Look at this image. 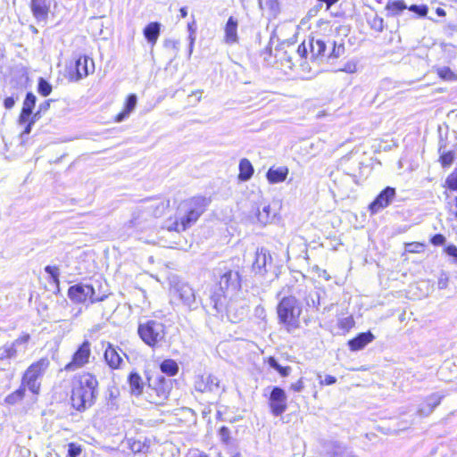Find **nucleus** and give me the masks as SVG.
I'll return each mask as SVG.
<instances>
[{
	"label": "nucleus",
	"instance_id": "35",
	"mask_svg": "<svg viewBox=\"0 0 457 457\" xmlns=\"http://www.w3.org/2000/svg\"><path fill=\"white\" fill-rule=\"evenodd\" d=\"M445 146L443 145H440L439 146V153H440V162L444 168L449 167L452 165L455 159V154L452 151H445Z\"/></svg>",
	"mask_w": 457,
	"mask_h": 457
},
{
	"label": "nucleus",
	"instance_id": "45",
	"mask_svg": "<svg viewBox=\"0 0 457 457\" xmlns=\"http://www.w3.org/2000/svg\"><path fill=\"white\" fill-rule=\"evenodd\" d=\"M345 53V46L344 44L337 45L336 42L333 43V49L329 54V57L338 58L342 56Z\"/></svg>",
	"mask_w": 457,
	"mask_h": 457
},
{
	"label": "nucleus",
	"instance_id": "11",
	"mask_svg": "<svg viewBox=\"0 0 457 457\" xmlns=\"http://www.w3.org/2000/svg\"><path fill=\"white\" fill-rule=\"evenodd\" d=\"M219 380L209 373H203L195 377L194 380V388L196 392L206 394L217 390Z\"/></svg>",
	"mask_w": 457,
	"mask_h": 457
},
{
	"label": "nucleus",
	"instance_id": "41",
	"mask_svg": "<svg viewBox=\"0 0 457 457\" xmlns=\"http://www.w3.org/2000/svg\"><path fill=\"white\" fill-rule=\"evenodd\" d=\"M82 453V447L80 445L71 442L68 445V457H79Z\"/></svg>",
	"mask_w": 457,
	"mask_h": 457
},
{
	"label": "nucleus",
	"instance_id": "38",
	"mask_svg": "<svg viewBox=\"0 0 457 457\" xmlns=\"http://www.w3.org/2000/svg\"><path fill=\"white\" fill-rule=\"evenodd\" d=\"M52 85L47 80H46L44 78H39L37 83V92L42 96H49L52 92Z\"/></svg>",
	"mask_w": 457,
	"mask_h": 457
},
{
	"label": "nucleus",
	"instance_id": "25",
	"mask_svg": "<svg viewBox=\"0 0 457 457\" xmlns=\"http://www.w3.org/2000/svg\"><path fill=\"white\" fill-rule=\"evenodd\" d=\"M443 396L431 395L425 399L424 403L419 408L418 412L421 416L429 415L442 402Z\"/></svg>",
	"mask_w": 457,
	"mask_h": 457
},
{
	"label": "nucleus",
	"instance_id": "32",
	"mask_svg": "<svg viewBox=\"0 0 457 457\" xmlns=\"http://www.w3.org/2000/svg\"><path fill=\"white\" fill-rule=\"evenodd\" d=\"M266 362L271 367L273 368L274 370H276L278 371V373L283 377V378H286V377H288L291 373V367L290 366H281L278 361L276 360L275 357L273 356H269L266 360Z\"/></svg>",
	"mask_w": 457,
	"mask_h": 457
},
{
	"label": "nucleus",
	"instance_id": "13",
	"mask_svg": "<svg viewBox=\"0 0 457 457\" xmlns=\"http://www.w3.org/2000/svg\"><path fill=\"white\" fill-rule=\"evenodd\" d=\"M176 294L181 303L192 311L195 304V297L193 288L185 283L178 284L175 287Z\"/></svg>",
	"mask_w": 457,
	"mask_h": 457
},
{
	"label": "nucleus",
	"instance_id": "61",
	"mask_svg": "<svg viewBox=\"0 0 457 457\" xmlns=\"http://www.w3.org/2000/svg\"><path fill=\"white\" fill-rule=\"evenodd\" d=\"M436 12L440 17H444L446 14L445 11L443 8H440V7L436 8Z\"/></svg>",
	"mask_w": 457,
	"mask_h": 457
},
{
	"label": "nucleus",
	"instance_id": "37",
	"mask_svg": "<svg viewBox=\"0 0 457 457\" xmlns=\"http://www.w3.org/2000/svg\"><path fill=\"white\" fill-rule=\"evenodd\" d=\"M386 10L390 12L392 16L398 15L401 12L407 8L405 3L402 0L399 1H392L386 4Z\"/></svg>",
	"mask_w": 457,
	"mask_h": 457
},
{
	"label": "nucleus",
	"instance_id": "21",
	"mask_svg": "<svg viewBox=\"0 0 457 457\" xmlns=\"http://www.w3.org/2000/svg\"><path fill=\"white\" fill-rule=\"evenodd\" d=\"M36 101L37 97L33 93H27L19 118L20 123H26L29 120V117L32 115V111L35 108Z\"/></svg>",
	"mask_w": 457,
	"mask_h": 457
},
{
	"label": "nucleus",
	"instance_id": "14",
	"mask_svg": "<svg viewBox=\"0 0 457 457\" xmlns=\"http://www.w3.org/2000/svg\"><path fill=\"white\" fill-rule=\"evenodd\" d=\"M76 79L79 80L95 71V64L91 58L87 55L79 56L75 62Z\"/></svg>",
	"mask_w": 457,
	"mask_h": 457
},
{
	"label": "nucleus",
	"instance_id": "63",
	"mask_svg": "<svg viewBox=\"0 0 457 457\" xmlns=\"http://www.w3.org/2000/svg\"><path fill=\"white\" fill-rule=\"evenodd\" d=\"M31 126L32 124L29 122L23 131V134H29L31 130Z\"/></svg>",
	"mask_w": 457,
	"mask_h": 457
},
{
	"label": "nucleus",
	"instance_id": "57",
	"mask_svg": "<svg viewBox=\"0 0 457 457\" xmlns=\"http://www.w3.org/2000/svg\"><path fill=\"white\" fill-rule=\"evenodd\" d=\"M15 104V98L13 96H8L4 101V105L6 109H12Z\"/></svg>",
	"mask_w": 457,
	"mask_h": 457
},
{
	"label": "nucleus",
	"instance_id": "15",
	"mask_svg": "<svg viewBox=\"0 0 457 457\" xmlns=\"http://www.w3.org/2000/svg\"><path fill=\"white\" fill-rule=\"evenodd\" d=\"M51 6V0H30V9L38 22L46 21Z\"/></svg>",
	"mask_w": 457,
	"mask_h": 457
},
{
	"label": "nucleus",
	"instance_id": "4",
	"mask_svg": "<svg viewBox=\"0 0 457 457\" xmlns=\"http://www.w3.org/2000/svg\"><path fill=\"white\" fill-rule=\"evenodd\" d=\"M239 287L240 278L238 272L229 270L222 274L220 273L219 279L216 281L210 296L213 309L217 312H223L227 297L236 293Z\"/></svg>",
	"mask_w": 457,
	"mask_h": 457
},
{
	"label": "nucleus",
	"instance_id": "43",
	"mask_svg": "<svg viewBox=\"0 0 457 457\" xmlns=\"http://www.w3.org/2000/svg\"><path fill=\"white\" fill-rule=\"evenodd\" d=\"M445 184L449 189L457 191V169L447 177Z\"/></svg>",
	"mask_w": 457,
	"mask_h": 457
},
{
	"label": "nucleus",
	"instance_id": "27",
	"mask_svg": "<svg viewBox=\"0 0 457 457\" xmlns=\"http://www.w3.org/2000/svg\"><path fill=\"white\" fill-rule=\"evenodd\" d=\"M160 31L161 24L157 21H153L145 26L143 33L147 42L154 46L160 36Z\"/></svg>",
	"mask_w": 457,
	"mask_h": 457
},
{
	"label": "nucleus",
	"instance_id": "42",
	"mask_svg": "<svg viewBox=\"0 0 457 457\" xmlns=\"http://www.w3.org/2000/svg\"><path fill=\"white\" fill-rule=\"evenodd\" d=\"M408 9L411 12L416 13L419 17H425V16H427L428 12V6L426 4H420V5L412 4L410 7H408Z\"/></svg>",
	"mask_w": 457,
	"mask_h": 457
},
{
	"label": "nucleus",
	"instance_id": "62",
	"mask_svg": "<svg viewBox=\"0 0 457 457\" xmlns=\"http://www.w3.org/2000/svg\"><path fill=\"white\" fill-rule=\"evenodd\" d=\"M179 12L182 18H185L187 15V10L186 7L180 8Z\"/></svg>",
	"mask_w": 457,
	"mask_h": 457
},
{
	"label": "nucleus",
	"instance_id": "33",
	"mask_svg": "<svg viewBox=\"0 0 457 457\" xmlns=\"http://www.w3.org/2000/svg\"><path fill=\"white\" fill-rule=\"evenodd\" d=\"M320 293L316 290L311 291L305 297V303L309 309L306 312L318 311V305L320 304Z\"/></svg>",
	"mask_w": 457,
	"mask_h": 457
},
{
	"label": "nucleus",
	"instance_id": "1",
	"mask_svg": "<svg viewBox=\"0 0 457 457\" xmlns=\"http://www.w3.org/2000/svg\"><path fill=\"white\" fill-rule=\"evenodd\" d=\"M99 394V380L96 374L82 371L71 378L70 403L73 410L84 412L96 402Z\"/></svg>",
	"mask_w": 457,
	"mask_h": 457
},
{
	"label": "nucleus",
	"instance_id": "7",
	"mask_svg": "<svg viewBox=\"0 0 457 457\" xmlns=\"http://www.w3.org/2000/svg\"><path fill=\"white\" fill-rule=\"evenodd\" d=\"M68 296L74 303H84L89 301V303H93L104 301L107 297V295L105 293L96 292V287L93 284L80 283L71 286L69 288Z\"/></svg>",
	"mask_w": 457,
	"mask_h": 457
},
{
	"label": "nucleus",
	"instance_id": "2",
	"mask_svg": "<svg viewBox=\"0 0 457 457\" xmlns=\"http://www.w3.org/2000/svg\"><path fill=\"white\" fill-rule=\"evenodd\" d=\"M50 367V360L44 356L30 363L21 375V384L17 389L4 398L5 403L15 405L25 398L29 390L33 395H38L41 390V378Z\"/></svg>",
	"mask_w": 457,
	"mask_h": 457
},
{
	"label": "nucleus",
	"instance_id": "23",
	"mask_svg": "<svg viewBox=\"0 0 457 457\" xmlns=\"http://www.w3.org/2000/svg\"><path fill=\"white\" fill-rule=\"evenodd\" d=\"M237 21L234 17H229L224 29V41L228 45H233L238 42Z\"/></svg>",
	"mask_w": 457,
	"mask_h": 457
},
{
	"label": "nucleus",
	"instance_id": "19",
	"mask_svg": "<svg viewBox=\"0 0 457 457\" xmlns=\"http://www.w3.org/2000/svg\"><path fill=\"white\" fill-rule=\"evenodd\" d=\"M300 314L297 300L294 296L283 297L278 305L277 314Z\"/></svg>",
	"mask_w": 457,
	"mask_h": 457
},
{
	"label": "nucleus",
	"instance_id": "47",
	"mask_svg": "<svg viewBox=\"0 0 457 457\" xmlns=\"http://www.w3.org/2000/svg\"><path fill=\"white\" fill-rule=\"evenodd\" d=\"M383 23H384V21L382 18H380L378 16H375L373 18V20L371 21V28L378 32H381L384 28Z\"/></svg>",
	"mask_w": 457,
	"mask_h": 457
},
{
	"label": "nucleus",
	"instance_id": "50",
	"mask_svg": "<svg viewBox=\"0 0 457 457\" xmlns=\"http://www.w3.org/2000/svg\"><path fill=\"white\" fill-rule=\"evenodd\" d=\"M445 240L446 239L444 235L436 234L431 237L430 242L434 245H443L445 243Z\"/></svg>",
	"mask_w": 457,
	"mask_h": 457
},
{
	"label": "nucleus",
	"instance_id": "17",
	"mask_svg": "<svg viewBox=\"0 0 457 457\" xmlns=\"http://www.w3.org/2000/svg\"><path fill=\"white\" fill-rule=\"evenodd\" d=\"M271 261V255L267 249H257L255 253V260L253 263V269L255 272L262 274L265 273L267 271V265L270 264Z\"/></svg>",
	"mask_w": 457,
	"mask_h": 457
},
{
	"label": "nucleus",
	"instance_id": "56",
	"mask_svg": "<svg viewBox=\"0 0 457 457\" xmlns=\"http://www.w3.org/2000/svg\"><path fill=\"white\" fill-rule=\"evenodd\" d=\"M51 102H53L52 99H49V100H46L43 103H41L38 106V109L37 111L41 113H45L46 112H47V110L50 108V104Z\"/></svg>",
	"mask_w": 457,
	"mask_h": 457
},
{
	"label": "nucleus",
	"instance_id": "48",
	"mask_svg": "<svg viewBox=\"0 0 457 457\" xmlns=\"http://www.w3.org/2000/svg\"><path fill=\"white\" fill-rule=\"evenodd\" d=\"M30 340V336L29 334L28 333H22L18 338H16L13 342H12V345H14V346L16 347L17 345H26L29 341Z\"/></svg>",
	"mask_w": 457,
	"mask_h": 457
},
{
	"label": "nucleus",
	"instance_id": "39",
	"mask_svg": "<svg viewBox=\"0 0 457 457\" xmlns=\"http://www.w3.org/2000/svg\"><path fill=\"white\" fill-rule=\"evenodd\" d=\"M298 316H279L280 323L284 324L287 331H291L297 327Z\"/></svg>",
	"mask_w": 457,
	"mask_h": 457
},
{
	"label": "nucleus",
	"instance_id": "55",
	"mask_svg": "<svg viewBox=\"0 0 457 457\" xmlns=\"http://www.w3.org/2000/svg\"><path fill=\"white\" fill-rule=\"evenodd\" d=\"M337 382V378L334 376L327 375L325 378L320 381L321 386H330Z\"/></svg>",
	"mask_w": 457,
	"mask_h": 457
},
{
	"label": "nucleus",
	"instance_id": "12",
	"mask_svg": "<svg viewBox=\"0 0 457 457\" xmlns=\"http://www.w3.org/2000/svg\"><path fill=\"white\" fill-rule=\"evenodd\" d=\"M395 196V189L386 187L383 189L375 200L370 204V210L375 213L387 207Z\"/></svg>",
	"mask_w": 457,
	"mask_h": 457
},
{
	"label": "nucleus",
	"instance_id": "28",
	"mask_svg": "<svg viewBox=\"0 0 457 457\" xmlns=\"http://www.w3.org/2000/svg\"><path fill=\"white\" fill-rule=\"evenodd\" d=\"M259 6L269 18H276L280 12L278 0H259Z\"/></svg>",
	"mask_w": 457,
	"mask_h": 457
},
{
	"label": "nucleus",
	"instance_id": "52",
	"mask_svg": "<svg viewBox=\"0 0 457 457\" xmlns=\"http://www.w3.org/2000/svg\"><path fill=\"white\" fill-rule=\"evenodd\" d=\"M303 387L304 382L303 378H300L295 382L290 385V389H292L294 392H300L303 389Z\"/></svg>",
	"mask_w": 457,
	"mask_h": 457
},
{
	"label": "nucleus",
	"instance_id": "53",
	"mask_svg": "<svg viewBox=\"0 0 457 457\" xmlns=\"http://www.w3.org/2000/svg\"><path fill=\"white\" fill-rule=\"evenodd\" d=\"M445 252L451 257L453 258V261L457 262V246L454 245H449L445 247Z\"/></svg>",
	"mask_w": 457,
	"mask_h": 457
},
{
	"label": "nucleus",
	"instance_id": "30",
	"mask_svg": "<svg viewBox=\"0 0 457 457\" xmlns=\"http://www.w3.org/2000/svg\"><path fill=\"white\" fill-rule=\"evenodd\" d=\"M160 370L169 376L174 377L179 373V368L177 361L173 359H165L159 365Z\"/></svg>",
	"mask_w": 457,
	"mask_h": 457
},
{
	"label": "nucleus",
	"instance_id": "59",
	"mask_svg": "<svg viewBox=\"0 0 457 457\" xmlns=\"http://www.w3.org/2000/svg\"><path fill=\"white\" fill-rule=\"evenodd\" d=\"M41 117V112L37 111L35 113L32 112V115L29 117V123H35Z\"/></svg>",
	"mask_w": 457,
	"mask_h": 457
},
{
	"label": "nucleus",
	"instance_id": "3",
	"mask_svg": "<svg viewBox=\"0 0 457 457\" xmlns=\"http://www.w3.org/2000/svg\"><path fill=\"white\" fill-rule=\"evenodd\" d=\"M210 203V198L201 195L184 201L179 207L175 220L167 226L168 229L177 232L185 231L196 222Z\"/></svg>",
	"mask_w": 457,
	"mask_h": 457
},
{
	"label": "nucleus",
	"instance_id": "58",
	"mask_svg": "<svg viewBox=\"0 0 457 457\" xmlns=\"http://www.w3.org/2000/svg\"><path fill=\"white\" fill-rule=\"evenodd\" d=\"M415 287L418 288V289L426 288V290H427L426 293H424L423 295H419V297L426 296L428 294V283L427 281L418 282L416 284Z\"/></svg>",
	"mask_w": 457,
	"mask_h": 457
},
{
	"label": "nucleus",
	"instance_id": "54",
	"mask_svg": "<svg viewBox=\"0 0 457 457\" xmlns=\"http://www.w3.org/2000/svg\"><path fill=\"white\" fill-rule=\"evenodd\" d=\"M448 277L445 274H441V276L438 278L437 286L440 289H444L447 287L448 285Z\"/></svg>",
	"mask_w": 457,
	"mask_h": 457
},
{
	"label": "nucleus",
	"instance_id": "60",
	"mask_svg": "<svg viewBox=\"0 0 457 457\" xmlns=\"http://www.w3.org/2000/svg\"><path fill=\"white\" fill-rule=\"evenodd\" d=\"M189 457H208L207 454L202 452L193 453Z\"/></svg>",
	"mask_w": 457,
	"mask_h": 457
},
{
	"label": "nucleus",
	"instance_id": "20",
	"mask_svg": "<svg viewBox=\"0 0 457 457\" xmlns=\"http://www.w3.org/2000/svg\"><path fill=\"white\" fill-rule=\"evenodd\" d=\"M128 384L129 392L132 395L140 396L144 392L145 383L141 375L136 371H131L128 376Z\"/></svg>",
	"mask_w": 457,
	"mask_h": 457
},
{
	"label": "nucleus",
	"instance_id": "51",
	"mask_svg": "<svg viewBox=\"0 0 457 457\" xmlns=\"http://www.w3.org/2000/svg\"><path fill=\"white\" fill-rule=\"evenodd\" d=\"M308 49H309V46H308V40H304L297 48V54L301 56V57H304L306 58L307 57V54H308Z\"/></svg>",
	"mask_w": 457,
	"mask_h": 457
},
{
	"label": "nucleus",
	"instance_id": "36",
	"mask_svg": "<svg viewBox=\"0 0 457 457\" xmlns=\"http://www.w3.org/2000/svg\"><path fill=\"white\" fill-rule=\"evenodd\" d=\"M436 73L440 79L446 81H457V73L453 72L449 67H439Z\"/></svg>",
	"mask_w": 457,
	"mask_h": 457
},
{
	"label": "nucleus",
	"instance_id": "16",
	"mask_svg": "<svg viewBox=\"0 0 457 457\" xmlns=\"http://www.w3.org/2000/svg\"><path fill=\"white\" fill-rule=\"evenodd\" d=\"M375 337L370 331L359 333L356 337L348 340L347 345L352 352L363 349L374 340Z\"/></svg>",
	"mask_w": 457,
	"mask_h": 457
},
{
	"label": "nucleus",
	"instance_id": "64",
	"mask_svg": "<svg viewBox=\"0 0 457 457\" xmlns=\"http://www.w3.org/2000/svg\"><path fill=\"white\" fill-rule=\"evenodd\" d=\"M338 0H327L326 4H327V9H329L331 5H333L334 4H336Z\"/></svg>",
	"mask_w": 457,
	"mask_h": 457
},
{
	"label": "nucleus",
	"instance_id": "34",
	"mask_svg": "<svg viewBox=\"0 0 457 457\" xmlns=\"http://www.w3.org/2000/svg\"><path fill=\"white\" fill-rule=\"evenodd\" d=\"M17 348L14 345H4L0 347V361L9 359H13L17 356Z\"/></svg>",
	"mask_w": 457,
	"mask_h": 457
},
{
	"label": "nucleus",
	"instance_id": "46",
	"mask_svg": "<svg viewBox=\"0 0 457 457\" xmlns=\"http://www.w3.org/2000/svg\"><path fill=\"white\" fill-rule=\"evenodd\" d=\"M218 434L220 437V440L225 443V444H228L230 440V430L228 427H225V426H222L219 431H218Z\"/></svg>",
	"mask_w": 457,
	"mask_h": 457
},
{
	"label": "nucleus",
	"instance_id": "31",
	"mask_svg": "<svg viewBox=\"0 0 457 457\" xmlns=\"http://www.w3.org/2000/svg\"><path fill=\"white\" fill-rule=\"evenodd\" d=\"M253 174V167L250 161L246 158H243L239 162V175L238 179L241 181L249 180Z\"/></svg>",
	"mask_w": 457,
	"mask_h": 457
},
{
	"label": "nucleus",
	"instance_id": "49",
	"mask_svg": "<svg viewBox=\"0 0 457 457\" xmlns=\"http://www.w3.org/2000/svg\"><path fill=\"white\" fill-rule=\"evenodd\" d=\"M356 70V62L353 61H349L339 71H345L346 73H354Z\"/></svg>",
	"mask_w": 457,
	"mask_h": 457
},
{
	"label": "nucleus",
	"instance_id": "26",
	"mask_svg": "<svg viewBox=\"0 0 457 457\" xmlns=\"http://www.w3.org/2000/svg\"><path fill=\"white\" fill-rule=\"evenodd\" d=\"M288 174V169L285 166L278 168H270L266 177L270 183L276 184L286 180Z\"/></svg>",
	"mask_w": 457,
	"mask_h": 457
},
{
	"label": "nucleus",
	"instance_id": "40",
	"mask_svg": "<svg viewBox=\"0 0 457 457\" xmlns=\"http://www.w3.org/2000/svg\"><path fill=\"white\" fill-rule=\"evenodd\" d=\"M45 271L47 274L50 275V278H52L53 282L58 287L59 283H60V280H59V276H60L59 268L57 266L47 265V266L45 267Z\"/></svg>",
	"mask_w": 457,
	"mask_h": 457
},
{
	"label": "nucleus",
	"instance_id": "18",
	"mask_svg": "<svg viewBox=\"0 0 457 457\" xmlns=\"http://www.w3.org/2000/svg\"><path fill=\"white\" fill-rule=\"evenodd\" d=\"M104 358L112 370L120 369L123 361L118 350L110 343L104 350Z\"/></svg>",
	"mask_w": 457,
	"mask_h": 457
},
{
	"label": "nucleus",
	"instance_id": "29",
	"mask_svg": "<svg viewBox=\"0 0 457 457\" xmlns=\"http://www.w3.org/2000/svg\"><path fill=\"white\" fill-rule=\"evenodd\" d=\"M137 96L134 94H131L128 96L124 110L121 112H120L115 118L116 122H121L127 117H129L130 112L135 109L137 105Z\"/></svg>",
	"mask_w": 457,
	"mask_h": 457
},
{
	"label": "nucleus",
	"instance_id": "5",
	"mask_svg": "<svg viewBox=\"0 0 457 457\" xmlns=\"http://www.w3.org/2000/svg\"><path fill=\"white\" fill-rule=\"evenodd\" d=\"M170 206V200L164 198L145 199L132 213L129 220L130 227H138L142 221L147 220L151 217H161Z\"/></svg>",
	"mask_w": 457,
	"mask_h": 457
},
{
	"label": "nucleus",
	"instance_id": "9",
	"mask_svg": "<svg viewBox=\"0 0 457 457\" xmlns=\"http://www.w3.org/2000/svg\"><path fill=\"white\" fill-rule=\"evenodd\" d=\"M91 355V343L84 340L72 353L71 361L64 365L63 370L72 372L84 368L90 362Z\"/></svg>",
	"mask_w": 457,
	"mask_h": 457
},
{
	"label": "nucleus",
	"instance_id": "8",
	"mask_svg": "<svg viewBox=\"0 0 457 457\" xmlns=\"http://www.w3.org/2000/svg\"><path fill=\"white\" fill-rule=\"evenodd\" d=\"M140 338L148 345L154 346L164 337L165 327L162 322L149 320L138 326Z\"/></svg>",
	"mask_w": 457,
	"mask_h": 457
},
{
	"label": "nucleus",
	"instance_id": "6",
	"mask_svg": "<svg viewBox=\"0 0 457 457\" xmlns=\"http://www.w3.org/2000/svg\"><path fill=\"white\" fill-rule=\"evenodd\" d=\"M172 387V381L162 376H158L153 380L147 378L145 398L154 405L162 406L168 401Z\"/></svg>",
	"mask_w": 457,
	"mask_h": 457
},
{
	"label": "nucleus",
	"instance_id": "22",
	"mask_svg": "<svg viewBox=\"0 0 457 457\" xmlns=\"http://www.w3.org/2000/svg\"><path fill=\"white\" fill-rule=\"evenodd\" d=\"M308 46L310 50L311 59H318L324 56L327 49V44L323 39L310 37L308 38Z\"/></svg>",
	"mask_w": 457,
	"mask_h": 457
},
{
	"label": "nucleus",
	"instance_id": "24",
	"mask_svg": "<svg viewBox=\"0 0 457 457\" xmlns=\"http://www.w3.org/2000/svg\"><path fill=\"white\" fill-rule=\"evenodd\" d=\"M276 215V211L272 210L270 205L266 203H262L256 211L257 220L262 225L270 223Z\"/></svg>",
	"mask_w": 457,
	"mask_h": 457
},
{
	"label": "nucleus",
	"instance_id": "44",
	"mask_svg": "<svg viewBox=\"0 0 457 457\" xmlns=\"http://www.w3.org/2000/svg\"><path fill=\"white\" fill-rule=\"evenodd\" d=\"M354 324L355 322L353 319V316H349L340 320L339 327L345 332H348L352 328L354 327Z\"/></svg>",
	"mask_w": 457,
	"mask_h": 457
},
{
	"label": "nucleus",
	"instance_id": "10",
	"mask_svg": "<svg viewBox=\"0 0 457 457\" xmlns=\"http://www.w3.org/2000/svg\"><path fill=\"white\" fill-rule=\"evenodd\" d=\"M269 407L274 416H279L287 409V395L279 386H274L270 394Z\"/></svg>",
	"mask_w": 457,
	"mask_h": 457
}]
</instances>
